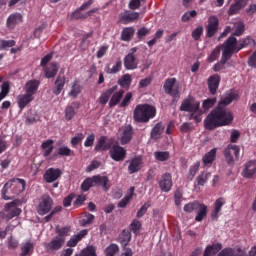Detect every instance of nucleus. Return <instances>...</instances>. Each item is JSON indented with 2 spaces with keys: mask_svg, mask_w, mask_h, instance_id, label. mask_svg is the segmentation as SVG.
<instances>
[{
  "mask_svg": "<svg viewBox=\"0 0 256 256\" xmlns=\"http://www.w3.org/2000/svg\"><path fill=\"white\" fill-rule=\"evenodd\" d=\"M239 95L234 92L226 93L225 97L219 102L218 107L212 110L204 120V127L209 131L231 124L233 121V114L231 111L225 109L227 105H231Z\"/></svg>",
  "mask_w": 256,
  "mask_h": 256,
  "instance_id": "nucleus-1",
  "label": "nucleus"
},
{
  "mask_svg": "<svg viewBox=\"0 0 256 256\" xmlns=\"http://www.w3.org/2000/svg\"><path fill=\"white\" fill-rule=\"evenodd\" d=\"M26 185L25 179L12 178L8 180L1 190L2 199H4V201L15 199V197H18V195H21V193L25 191Z\"/></svg>",
  "mask_w": 256,
  "mask_h": 256,
  "instance_id": "nucleus-2",
  "label": "nucleus"
},
{
  "mask_svg": "<svg viewBox=\"0 0 256 256\" xmlns=\"http://www.w3.org/2000/svg\"><path fill=\"white\" fill-rule=\"evenodd\" d=\"M157 115V109L149 104H138L133 111V119L136 123H149Z\"/></svg>",
  "mask_w": 256,
  "mask_h": 256,
  "instance_id": "nucleus-3",
  "label": "nucleus"
},
{
  "mask_svg": "<svg viewBox=\"0 0 256 256\" xmlns=\"http://www.w3.org/2000/svg\"><path fill=\"white\" fill-rule=\"evenodd\" d=\"M185 213H197L195 221L201 222L205 217H207V206L199 201H193L184 205Z\"/></svg>",
  "mask_w": 256,
  "mask_h": 256,
  "instance_id": "nucleus-4",
  "label": "nucleus"
},
{
  "mask_svg": "<svg viewBox=\"0 0 256 256\" xmlns=\"http://www.w3.org/2000/svg\"><path fill=\"white\" fill-rule=\"evenodd\" d=\"M237 38L231 36L222 44L223 61H229L233 53H239Z\"/></svg>",
  "mask_w": 256,
  "mask_h": 256,
  "instance_id": "nucleus-5",
  "label": "nucleus"
},
{
  "mask_svg": "<svg viewBox=\"0 0 256 256\" xmlns=\"http://www.w3.org/2000/svg\"><path fill=\"white\" fill-rule=\"evenodd\" d=\"M53 209V198L49 195H43L41 196L39 203L36 207V211L38 215H48V213H51Z\"/></svg>",
  "mask_w": 256,
  "mask_h": 256,
  "instance_id": "nucleus-6",
  "label": "nucleus"
},
{
  "mask_svg": "<svg viewBox=\"0 0 256 256\" xmlns=\"http://www.w3.org/2000/svg\"><path fill=\"white\" fill-rule=\"evenodd\" d=\"M20 205L21 200H14L10 203H7L4 206L6 219H13V217H18V215H21V208H19Z\"/></svg>",
  "mask_w": 256,
  "mask_h": 256,
  "instance_id": "nucleus-7",
  "label": "nucleus"
},
{
  "mask_svg": "<svg viewBox=\"0 0 256 256\" xmlns=\"http://www.w3.org/2000/svg\"><path fill=\"white\" fill-rule=\"evenodd\" d=\"M241 151V148L235 144H229L226 149L224 150V156L226 159V162L228 165H233L235 163V160L233 159V155L235 156V159H239V153Z\"/></svg>",
  "mask_w": 256,
  "mask_h": 256,
  "instance_id": "nucleus-8",
  "label": "nucleus"
},
{
  "mask_svg": "<svg viewBox=\"0 0 256 256\" xmlns=\"http://www.w3.org/2000/svg\"><path fill=\"white\" fill-rule=\"evenodd\" d=\"M164 91L171 97H179V85L176 78H168L163 85Z\"/></svg>",
  "mask_w": 256,
  "mask_h": 256,
  "instance_id": "nucleus-9",
  "label": "nucleus"
},
{
  "mask_svg": "<svg viewBox=\"0 0 256 256\" xmlns=\"http://www.w3.org/2000/svg\"><path fill=\"white\" fill-rule=\"evenodd\" d=\"M135 53H137V47L131 48L130 52L124 58V67L128 71L137 69V66L139 65L137 62V57H135Z\"/></svg>",
  "mask_w": 256,
  "mask_h": 256,
  "instance_id": "nucleus-10",
  "label": "nucleus"
},
{
  "mask_svg": "<svg viewBox=\"0 0 256 256\" xmlns=\"http://www.w3.org/2000/svg\"><path fill=\"white\" fill-rule=\"evenodd\" d=\"M133 139V127L131 125L123 126L119 129L118 141L121 145H127V143H131Z\"/></svg>",
  "mask_w": 256,
  "mask_h": 256,
  "instance_id": "nucleus-11",
  "label": "nucleus"
},
{
  "mask_svg": "<svg viewBox=\"0 0 256 256\" xmlns=\"http://www.w3.org/2000/svg\"><path fill=\"white\" fill-rule=\"evenodd\" d=\"M200 103L195 102L193 97L189 96L184 99L180 105V111H186L187 113H197L199 111Z\"/></svg>",
  "mask_w": 256,
  "mask_h": 256,
  "instance_id": "nucleus-12",
  "label": "nucleus"
},
{
  "mask_svg": "<svg viewBox=\"0 0 256 256\" xmlns=\"http://www.w3.org/2000/svg\"><path fill=\"white\" fill-rule=\"evenodd\" d=\"M109 155L113 161H124L125 157H127V151L125 148L116 144L110 148Z\"/></svg>",
  "mask_w": 256,
  "mask_h": 256,
  "instance_id": "nucleus-13",
  "label": "nucleus"
},
{
  "mask_svg": "<svg viewBox=\"0 0 256 256\" xmlns=\"http://www.w3.org/2000/svg\"><path fill=\"white\" fill-rule=\"evenodd\" d=\"M158 185L163 191V193H169L173 187V177L169 173H165L162 175L161 179L158 182Z\"/></svg>",
  "mask_w": 256,
  "mask_h": 256,
  "instance_id": "nucleus-14",
  "label": "nucleus"
},
{
  "mask_svg": "<svg viewBox=\"0 0 256 256\" xmlns=\"http://www.w3.org/2000/svg\"><path fill=\"white\" fill-rule=\"evenodd\" d=\"M219 29V18L217 16H210L208 18V25L206 27L207 37H213Z\"/></svg>",
  "mask_w": 256,
  "mask_h": 256,
  "instance_id": "nucleus-15",
  "label": "nucleus"
},
{
  "mask_svg": "<svg viewBox=\"0 0 256 256\" xmlns=\"http://www.w3.org/2000/svg\"><path fill=\"white\" fill-rule=\"evenodd\" d=\"M61 175H63V172L61 171V169L49 168L48 170H46L44 174V179L46 183H55V181H57V179H59Z\"/></svg>",
  "mask_w": 256,
  "mask_h": 256,
  "instance_id": "nucleus-16",
  "label": "nucleus"
},
{
  "mask_svg": "<svg viewBox=\"0 0 256 256\" xmlns=\"http://www.w3.org/2000/svg\"><path fill=\"white\" fill-rule=\"evenodd\" d=\"M137 19H139V12H131L126 10L120 14L119 21L124 25H129V23H133V21H137Z\"/></svg>",
  "mask_w": 256,
  "mask_h": 256,
  "instance_id": "nucleus-17",
  "label": "nucleus"
},
{
  "mask_svg": "<svg viewBox=\"0 0 256 256\" xmlns=\"http://www.w3.org/2000/svg\"><path fill=\"white\" fill-rule=\"evenodd\" d=\"M221 83V76L219 74L212 75L208 78V89L211 95H216Z\"/></svg>",
  "mask_w": 256,
  "mask_h": 256,
  "instance_id": "nucleus-18",
  "label": "nucleus"
},
{
  "mask_svg": "<svg viewBox=\"0 0 256 256\" xmlns=\"http://www.w3.org/2000/svg\"><path fill=\"white\" fill-rule=\"evenodd\" d=\"M256 173V160L249 161L246 164H244V168L242 170V177H245V179H251L253 175Z\"/></svg>",
  "mask_w": 256,
  "mask_h": 256,
  "instance_id": "nucleus-19",
  "label": "nucleus"
},
{
  "mask_svg": "<svg viewBox=\"0 0 256 256\" xmlns=\"http://www.w3.org/2000/svg\"><path fill=\"white\" fill-rule=\"evenodd\" d=\"M111 145H113V139L101 136L94 149L95 151H109Z\"/></svg>",
  "mask_w": 256,
  "mask_h": 256,
  "instance_id": "nucleus-20",
  "label": "nucleus"
},
{
  "mask_svg": "<svg viewBox=\"0 0 256 256\" xmlns=\"http://www.w3.org/2000/svg\"><path fill=\"white\" fill-rule=\"evenodd\" d=\"M21 22H23V15H21L19 12H15L8 16L6 25L8 29H15V26Z\"/></svg>",
  "mask_w": 256,
  "mask_h": 256,
  "instance_id": "nucleus-21",
  "label": "nucleus"
},
{
  "mask_svg": "<svg viewBox=\"0 0 256 256\" xmlns=\"http://www.w3.org/2000/svg\"><path fill=\"white\" fill-rule=\"evenodd\" d=\"M217 256H245V251L241 248L227 247L222 249Z\"/></svg>",
  "mask_w": 256,
  "mask_h": 256,
  "instance_id": "nucleus-22",
  "label": "nucleus"
},
{
  "mask_svg": "<svg viewBox=\"0 0 256 256\" xmlns=\"http://www.w3.org/2000/svg\"><path fill=\"white\" fill-rule=\"evenodd\" d=\"M93 180H94V187L95 186L103 187L104 191H109V187H111V185L109 184V177L96 175V176H93Z\"/></svg>",
  "mask_w": 256,
  "mask_h": 256,
  "instance_id": "nucleus-23",
  "label": "nucleus"
},
{
  "mask_svg": "<svg viewBox=\"0 0 256 256\" xmlns=\"http://www.w3.org/2000/svg\"><path fill=\"white\" fill-rule=\"evenodd\" d=\"M40 82L38 80H30L24 86V91L27 95L33 97L39 89Z\"/></svg>",
  "mask_w": 256,
  "mask_h": 256,
  "instance_id": "nucleus-24",
  "label": "nucleus"
},
{
  "mask_svg": "<svg viewBox=\"0 0 256 256\" xmlns=\"http://www.w3.org/2000/svg\"><path fill=\"white\" fill-rule=\"evenodd\" d=\"M141 167H143V159H141V157L133 158L129 163L128 173L133 175V173H137Z\"/></svg>",
  "mask_w": 256,
  "mask_h": 256,
  "instance_id": "nucleus-25",
  "label": "nucleus"
},
{
  "mask_svg": "<svg viewBox=\"0 0 256 256\" xmlns=\"http://www.w3.org/2000/svg\"><path fill=\"white\" fill-rule=\"evenodd\" d=\"M33 96L25 93V94H20L17 96V103H18V107L19 109H21V111H23V109L26 108L27 105H29V103H31V101H33Z\"/></svg>",
  "mask_w": 256,
  "mask_h": 256,
  "instance_id": "nucleus-26",
  "label": "nucleus"
},
{
  "mask_svg": "<svg viewBox=\"0 0 256 256\" xmlns=\"http://www.w3.org/2000/svg\"><path fill=\"white\" fill-rule=\"evenodd\" d=\"M64 243L65 239L56 236L51 242L46 244V249L47 251H58V249L63 247Z\"/></svg>",
  "mask_w": 256,
  "mask_h": 256,
  "instance_id": "nucleus-27",
  "label": "nucleus"
},
{
  "mask_svg": "<svg viewBox=\"0 0 256 256\" xmlns=\"http://www.w3.org/2000/svg\"><path fill=\"white\" fill-rule=\"evenodd\" d=\"M87 233H89L87 229L81 230L80 232H78L77 234H75L73 237L69 239V241L67 242V246L75 247L77 243L81 241V239H83L84 237H87Z\"/></svg>",
  "mask_w": 256,
  "mask_h": 256,
  "instance_id": "nucleus-28",
  "label": "nucleus"
},
{
  "mask_svg": "<svg viewBox=\"0 0 256 256\" xmlns=\"http://www.w3.org/2000/svg\"><path fill=\"white\" fill-rule=\"evenodd\" d=\"M163 131H165V126H163V123L159 122L157 123L151 130L150 137L154 141H157V139H161V135H163Z\"/></svg>",
  "mask_w": 256,
  "mask_h": 256,
  "instance_id": "nucleus-29",
  "label": "nucleus"
},
{
  "mask_svg": "<svg viewBox=\"0 0 256 256\" xmlns=\"http://www.w3.org/2000/svg\"><path fill=\"white\" fill-rule=\"evenodd\" d=\"M117 89H118V86L115 85V86H112L110 89L106 90L104 93H102L99 98L100 105H107V103L109 102V99L111 98V95H113V93H115Z\"/></svg>",
  "mask_w": 256,
  "mask_h": 256,
  "instance_id": "nucleus-30",
  "label": "nucleus"
},
{
  "mask_svg": "<svg viewBox=\"0 0 256 256\" xmlns=\"http://www.w3.org/2000/svg\"><path fill=\"white\" fill-rule=\"evenodd\" d=\"M221 249H223V244H221V243H216V244H213V245H208L205 248L203 256L217 255V253H219L221 251Z\"/></svg>",
  "mask_w": 256,
  "mask_h": 256,
  "instance_id": "nucleus-31",
  "label": "nucleus"
},
{
  "mask_svg": "<svg viewBox=\"0 0 256 256\" xmlns=\"http://www.w3.org/2000/svg\"><path fill=\"white\" fill-rule=\"evenodd\" d=\"M65 87V76H58L54 82L53 94L61 95V91H63Z\"/></svg>",
  "mask_w": 256,
  "mask_h": 256,
  "instance_id": "nucleus-32",
  "label": "nucleus"
},
{
  "mask_svg": "<svg viewBox=\"0 0 256 256\" xmlns=\"http://www.w3.org/2000/svg\"><path fill=\"white\" fill-rule=\"evenodd\" d=\"M59 71V64L53 62L44 69L45 76L47 79H53Z\"/></svg>",
  "mask_w": 256,
  "mask_h": 256,
  "instance_id": "nucleus-33",
  "label": "nucleus"
},
{
  "mask_svg": "<svg viewBox=\"0 0 256 256\" xmlns=\"http://www.w3.org/2000/svg\"><path fill=\"white\" fill-rule=\"evenodd\" d=\"M124 95H125V90H119V91L116 90L114 93H112V97L109 101V106L115 107L119 105Z\"/></svg>",
  "mask_w": 256,
  "mask_h": 256,
  "instance_id": "nucleus-34",
  "label": "nucleus"
},
{
  "mask_svg": "<svg viewBox=\"0 0 256 256\" xmlns=\"http://www.w3.org/2000/svg\"><path fill=\"white\" fill-rule=\"evenodd\" d=\"M216 157H217V148H213L203 156L202 158L203 165L205 166L212 165Z\"/></svg>",
  "mask_w": 256,
  "mask_h": 256,
  "instance_id": "nucleus-35",
  "label": "nucleus"
},
{
  "mask_svg": "<svg viewBox=\"0 0 256 256\" xmlns=\"http://www.w3.org/2000/svg\"><path fill=\"white\" fill-rule=\"evenodd\" d=\"M223 205H225V198H218L215 201L214 210L211 212V219H217L219 217Z\"/></svg>",
  "mask_w": 256,
  "mask_h": 256,
  "instance_id": "nucleus-36",
  "label": "nucleus"
},
{
  "mask_svg": "<svg viewBox=\"0 0 256 256\" xmlns=\"http://www.w3.org/2000/svg\"><path fill=\"white\" fill-rule=\"evenodd\" d=\"M133 82V77L131 74H124L119 80L118 85L123 89H129L131 87V83Z\"/></svg>",
  "mask_w": 256,
  "mask_h": 256,
  "instance_id": "nucleus-37",
  "label": "nucleus"
},
{
  "mask_svg": "<svg viewBox=\"0 0 256 256\" xmlns=\"http://www.w3.org/2000/svg\"><path fill=\"white\" fill-rule=\"evenodd\" d=\"M133 35H135V28L126 27L122 30L121 39L122 41H131V39H133Z\"/></svg>",
  "mask_w": 256,
  "mask_h": 256,
  "instance_id": "nucleus-38",
  "label": "nucleus"
},
{
  "mask_svg": "<svg viewBox=\"0 0 256 256\" xmlns=\"http://www.w3.org/2000/svg\"><path fill=\"white\" fill-rule=\"evenodd\" d=\"M41 147L43 149L44 157H49V155L53 153V140H47L43 142Z\"/></svg>",
  "mask_w": 256,
  "mask_h": 256,
  "instance_id": "nucleus-39",
  "label": "nucleus"
},
{
  "mask_svg": "<svg viewBox=\"0 0 256 256\" xmlns=\"http://www.w3.org/2000/svg\"><path fill=\"white\" fill-rule=\"evenodd\" d=\"M243 33H245V24L241 21L234 23V32L232 35L234 37H241Z\"/></svg>",
  "mask_w": 256,
  "mask_h": 256,
  "instance_id": "nucleus-40",
  "label": "nucleus"
},
{
  "mask_svg": "<svg viewBox=\"0 0 256 256\" xmlns=\"http://www.w3.org/2000/svg\"><path fill=\"white\" fill-rule=\"evenodd\" d=\"M119 241L122 245V247H127V245H129V242L131 241V232L124 230L119 237Z\"/></svg>",
  "mask_w": 256,
  "mask_h": 256,
  "instance_id": "nucleus-41",
  "label": "nucleus"
},
{
  "mask_svg": "<svg viewBox=\"0 0 256 256\" xmlns=\"http://www.w3.org/2000/svg\"><path fill=\"white\" fill-rule=\"evenodd\" d=\"M56 233L58 239H64L69 235V233H71V226H65L62 228L56 227Z\"/></svg>",
  "mask_w": 256,
  "mask_h": 256,
  "instance_id": "nucleus-42",
  "label": "nucleus"
},
{
  "mask_svg": "<svg viewBox=\"0 0 256 256\" xmlns=\"http://www.w3.org/2000/svg\"><path fill=\"white\" fill-rule=\"evenodd\" d=\"M11 91V83L9 81L3 82L1 85V91H0V102L9 95V92Z\"/></svg>",
  "mask_w": 256,
  "mask_h": 256,
  "instance_id": "nucleus-43",
  "label": "nucleus"
},
{
  "mask_svg": "<svg viewBox=\"0 0 256 256\" xmlns=\"http://www.w3.org/2000/svg\"><path fill=\"white\" fill-rule=\"evenodd\" d=\"M122 66L123 63L121 62V60H117L116 64L112 68L106 66L105 71L108 75H115L116 73H119V71H121Z\"/></svg>",
  "mask_w": 256,
  "mask_h": 256,
  "instance_id": "nucleus-44",
  "label": "nucleus"
},
{
  "mask_svg": "<svg viewBox=\"0 0 256 256\" xmlns=\"http://www.w3.org/2000/svg\"><path fill=\"white\" fill-rule=\"evenodd\" d=\"M169 157H171V154L169 151H156L154 152V158L156 161H169Z\"/></svg>",
  "mask_w": 256,
  "mask_h": 256,
  "instance_id": "nucleus-45",
  "label": "nucleus"
},
{
  "mask_svg": "<svg viewBox=\"0 0 256 256\" xmlns=\"http://www.w3.org/2000/svg\"><path fill=\"white\" fill-rule=\"evenodd\" d=\"M80 93H81V85H79V82L74 81L72 83V87L68 95L69 97H73L75 99Z\"/></svg>",
  "mask_w": 256,
  "mask_h": 256,
  "instance_id": "nucleus-46",
  "label": "nucleus"
},
{
  "mask_svg": "<svg viewBox=\"0 0 256 256\" xmlns=\"http://www.w3.org/2000/svg\"><path fill=\"white\" fill-rule=\"evenodd\" d=\"M249 45H255V40L251 37H247L240 40V43L238 44V51H241V49H245V47H249Z\"/></svg>",
  "mask_w": 256,
  "mask_h": 256,
  "instance_id": "nucleus-47",
  "label": "nucleus"
},
{
  "mask_svg": "<svg viewBox=\"0 0 256 256\" xmlns=\"http://www.w3.org/2000/svg\"><path fill=\"white\" fill-rule=\"evenodd\" d=\"M117 253H119V246L117 244H115V243L110 244L105 249L106 256H116Z\"/></svg>",
  "mask_w": 256,
  "mask_h": 256,
  "instance_id": "nucleus-48",
  "label": "nucleus"
},
{
  "mask_svg": "<svg viewBox=\"0 0 256 256\" xmlns=\"http://www.w3.org/2000/svg\"><path fill=\"white\" fill-rule=\"evenodd\" d=\"M220 55H221V47L217 46L208 56L207 58L208 63H213L214 61H217Z\"/></svg>",
  "mask_w": 256,
  "mask_h": 256,
  "instance_id": "nucleus-49",
  "label": "nucleus"
},
{
  "mask_svg": "<svg viewBox=\"0 0 256 256\" xmlns=\"http://www.w3.org/2000/svg\"><path fill=\"white\" fill-rule=\"evenodd\" d=\"M95 220V216L93 214H85L83 218L80 220L81 227H87V225H91Z\"/></svg>",
  "mask_w": 256,
  "mask_h": 256,
  "instance_id": "nucleus-50",
  "label": "nucleus"
},
{
  "mask_svg": "<svg viewBox=\"0 0 256 256\" xmlns=\"http://www.w3.org/2000/svg\"><path fill=\"white\" fill-rule=\"evenodd\" d=\"M209 177H211V173L202 172L196 179L197 184L203 187V185H205V183H207L209 180Z\"/></svg>",
  "mask_w": 256,
  "mask_h": 256,
  "instance_id": "nucleus-51",
  "label": "nucleus"
},
{
  "mask_svg": "<svg viewBox=\"0 0 256 256\" xmlns=\"http://www.w3.org/2000/svg\"><path fill=\"white\" fill-rule=\"evenodd\" d=\"M91 187H95V182L93 180V177L91 178H86L82 184H81V189L82 191H89Z\"/></svg>",
  "mask_w": 256,
  "mask_h": 256,
  "instance_id": "nucleus-52",
  "label": "nucleus"
},
{
  "mask_svg": "<svg viewBox=\"0 0 256 256\" xmlns=\"http://www.w3.org/2000/svg\"><path fill=\"white\" fill-rule=\"evenodd\" d=\"M85 139V134L83 133H77L75 134L74 137L71 138V145L72 147H77V145H79V143H81V141H83Z\"/></svg>",
  "mask_w": 256,
  "mask_h": 256,
  "instance_id": "nucleus-53",
  "label": "nucleus"
},
{
  "mask_svg": "<svg viewBox=\"0 0 256 256\" xmlns=\"http://www.w3.org/2000/svg\"><path fill=\"white\" fill-rule=\"evenodd\" d=\"M215 103H217V98H208L203 101L202 107L205 111H209V109L214 107Z\"/></svg>",
  "mask_w": 256,
  "mask_h": 256,
  "instance_id": "nucleus-54",
  "label": "nucleus"
},
{
  "mask_svg": "<svg viewBox=\"0 0 256 256\" xmlns=\"http://www.w3.org/2000/svg\"><path fill=\"white\" fill-rule=\"evenodd\" d=\"M31 249H33V243H31V241H28L26 243H24L21 247V256H27L29 255V251H31Z\"/></svg>",
  "mask_w": 256,
  "mask_h": 256,
  "instance_id": "nucleus-55",
  "label": "nucleus"
},
{
  "mask_svg": "<svg viewBox=\"0 0 256 256\" xmlns=\"http://www.w3.org/2000/svg\"><path fill=\"white\" fill-rule=\"evenodd\" d=\"M194 17H197V11L195 10L187 11L186 13L183 14L182 21L183 23H187V21H190Z\"/></svg>",
  "mask_w": 256,
  "mask_h": 256,
  "instance_id": "nucleus-56",
  "label": "nucleus"
},
{
  "mask_svg": "<svg viewBox=\"0 0 256 256\" xmlns=\"http://www.w3.org/2000/svg\"><path fill=\"white\" fill-rule=\"evenodd\" d=\"M81 256H97V253L95 252V247L87 246L81 251Z\"/></svg>",
  "mask_w": 256,
  "mask_h": 256,
  "instance_id": "nucleus-57",
  "label": "nucleus"
},
{
  "mask_svg": "<svg viewBox=\"0 0 256 256\" xmlns=\"http://www.w3.org/2000/svg\"><path fill=\"white\" fill-rule=\"evenodd\" d=\"M7 245H8V249H17V247H19V240H17L13 236H10L7 239Z\"/></svg>",
  "mask_w": 256,
  "mask_h": 256,
  "instance_id": "nucleus-58",
  "label": "nucleus"
},
{
  "mask_svg": "<svg viewBox=\"0 0 256 256\" xmlns=\"http://www.w3.org/2000/svg\"><path fill=\"white\" fill-rule=\"evenodd\" d=\"M75 117V108L73 106H67L65 109V119L66 121H71Z\"/></svg>",
  "mask_w": 256,
  "mask_h": 256,
  "instance_id": "nucleus-59",
  "label": "nucleus"
},
{
  "mask_svg": "<svg viewBox=\"0 0 256 256\" xmlns=\"http://www.w3.org/2000/svg\"><path fill=\"white\" fill-rule=\"evenodd\" d=\"M149 207H151V202H146L143 206H141V208L137 211L136 217L138 219H141V217H143V215H145V213H147V209H149Z\"/></svg>",
  "mask_w": 256,
  "mask_h": 256,
  "instance_id": "nucleus-60",
  "label": "nucleus"
},
{
  "mask_svg": "<svg viewBox=\"0 0 256 256\" xmlns=\"http://www.w3.org/2000/svg\"><path fill=\"white\" fill-rule=\"evenodd\" d=\"M141 221L137 220V219H134L132 221V223L130 224V228H131V231H133V233L137 234L139 233V231H141Z\"/></svg>",
  "mask_w": 256,
  "mask_h": 256,
  "instance_id": "nucleus-61",
  "label": "nucleus"
},
{
  "mask_svg": "<svg viewBox=\"0 0 256 256\" xmlns=\"http://www.w3.org/2000/svg\"><path fill=\"white\" fill-rule=\"evenodd\" d=\"M71 153H73V151H71V149L67 146H62L58 149V155L61 157H69L71 156Z\"/></svg>",
  "mask_w": 256,
  "mask_h": 256,
  "instance_id": "nucleus-62",
  "label": "nucleus"
},
{
  "mask_svg": "<svg viewBox=\"0 0 256 256\" xmlns=\"http://www.w3.org/2000/svg\"><path fill=\"white\" fill-rule=\"evenodd\" d=\"M241 9L243 8L237 2H234L229 8L228 15H237Z\"/></svg>",
  "mask_w": 256,
  "mask_h": 256,
  "instance_id": "nucleus-63",
  "label": "nucleus"
},
{
  "mask_svg": "<svg viewBox=\"0 0 256 256\" xmlns=\"http://www.w3.org/2000/svg\"><path fill=\"white\" fill-rule=\"evenodd\" d=\"M81 11L83 10H79L78 8L74 12H72L71 19H87L86 13L83 14L81 13Z\"/></svg>",
  "mask_w": 256,
  "mask_h": 256,
  "instance_id": "nucleus-64",
  "label": "nucleus"
}]
</instances>
